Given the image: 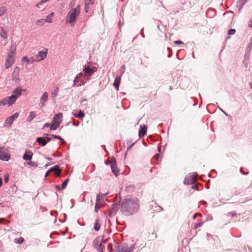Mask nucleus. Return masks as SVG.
<instances>
[{
    "mask_svg": "<svg viewBox=\"0 0 252 252\" xmlns=\"http://www.w3.org/2000/svg\"><path fill=\"white\" fill-rule=\"evenodd\" d=\"M203 223V222L201 221H200L198 222H197V223L195 225V226H194V228H195V229H196V228H197L198 227H201V226L202 225Z\"/></svg>",
    "mask_w": 252,
    "mask_h": 252,
    "instance_id": "79ce46f5",
    "label": "nucleus"
},
{
    "mask_svg": "<svg viewBox=\"0 0 252 252\" xmlns=\"http://www.w3.org/2000/svg\"><path fill=\"white\" fill-rule=\"evenodd\" d=\"M249 27L250 28H252V17L251 20L250 21V23L249 24Z\"/></svg>",
    "mask_w": 252,
    "mask_h": 252,
    "instance_id": "680f3d73",
    "label": "nucleus"
},
{
    "mask_svg": "<svg viewBox=\"0 0 252 252\" xmlns=\"http://www.w3.org/2000/svg\"><path fill=\"white\" fill-rule=\"evenodd\" d=\"M32 155L33 153L31 151H26L23 155V158L26 161L30 160L32 158Z\"/></svg>",
    "mask_w": 252,
    "mask_h": 252,
    "instance_id": "a211bd4d",
    "label": "nucleus"
},
{
    "mask_svg": "<svg viewBox=\"0 0 252 252\" xmlns=\"http://www.w3.org/2000/svg\"><path fill=\"white\" fill-rule=\"evenodd\" d=\"M10 156L7 154V149L0 148V160L7 161L9 159Z\"/></svg>",
    "mask_w": 252,
    "mask_h": 252,
    "instance_id": "423d86ee",
    "label": "nucleus"
},
{
    "mask_svg": "<svg viewBox=\"0 0 252 252\" xmlns=\"http://www.w3.org/2000/svg\"><path fill=\"white\" fill-rule=\"evenodd\" d=\"M49 0H42L41 1H40L39 2L37 3L36 4V6L39 7V6L40 5H41L45 2H46L47 1H48Z\"/></svg>",
    "mask_w": 252,
    "mask_h": 252,
    "instance_id": "c03bdc74",
    "label": "nucleus"
},
{
    "mask_svg": "<svg viewBox=\"0 0 252 252\" xmlns=\"http://www.w3.org/2000/svg\"><path fill=\"white\" fill-rule=\"evenodd\" d=\"M140 208L139 201L136 197L126 198L121 204L120 210L123 215L129 216L136 214Z\"/></svg>",
    "mask_w": 252,
    "mask_h": 252,
    "instance_id": "f257e3e1",
    "label": "nucleus"
},
{
    "mask_svg": "<svg viewBox=\"0 0 252 252\" xmlns=\"http://www.w3.org/2000/svg\"><path fill=\"white\" fill-rule=\"evenodd\" d=\"M29 59L26 56H24L22 59V62H27L28 63Z\"/></svg>",
    "mask_w": 252,
    "mask_h": 252,
    "instance_id": "09e8293b",
    "label": "nucleus"
},
{
    "mask_svg": "<svg viewBox=\"0 0 252 252\" xmlns=\"http://www.w3.org/2000/svg\"><path fill=\"white\" fill-rule=\"evenodd\" d=\"M73 125L75 126H78L79 125V122L78 121H74L73 123Z\"/></svg>",
    "mask_w": 252,
    "mask_h": 252,
    "instance_id": "4d7b16f0",
    "label": "nucleus"
},
{
    "mask_svg": "<svg viewBox=\"0 0 252 252\" xmlns=\"http://www.w3.org/2000/svg\"><path fill=\"white\" fill-rule=\"evenodd\" d=\"M47 55V49H44V51H40L38 54L35 56L36 58V62H40L41 61L43 60L46 57Z\"/></svg>",
    "mask_w": 252,
    "mask_h": 252,
    "instance_id": "1a4fd4ad",
    "label": "nucleus"
},
{
    "mask_svg": "<svg viewBox=\"0 0 252 252\" xmlns=\"http://www.w3.org/2000/svg\"><path fill=\"white\" fill-rule=\"evenodd\" d=\"M8 179H9L8 176H7V177H4V181L5 182H8Z\"/></svg>",
    "mask_w": 252,
    "mask_h": 252,
    "instance_id": "69168bd1",
    "label": "nucleus"
},
{
    "mask_svg": "<svg viewBox=\"0 0 252 252\" xmlns=\"http://www.w3.org/2000/svg\"><path fill=\"white\" fill-rule=\"evenodd\" d=\"M121 78L120 77H117L115 78L114 80V82L113 83V86L116 90H119V87L120 84Z\"/></svg>",
    "mask_w": 252,
    "mask_h": 252,
    "instance_id": "4be33fe9",
    "label": "nucleus"
},
{
    "mask_svg": "<svg viewBox=\"0 0 252 252\" xmlns=\"http://www.w3.org/2000/svg\"><path fill=\"white\" fill-rule=\"evenodd\" d=\"M110 166L111 170L113 172V173L115 175L117 176L119 174V169H118L117 163H116V160L114 158H112L111 159L110 162Z\"/></svg>",
    "mask_w": 252,
    "mask_h": 252,
    "instance_id": "0eeeda50",
    "label": "nucleus"
},
{
    "mask_svg": "<svg viewBox=\"0 0 252 252\" xmlns=\"http://www.w3.org/2000/svg\"><path fill=\"white\" fill-rule=\"evenodd\" d=\"M0 35L3 39H6L7 37V32L3 27H0Z\"/></svg>",
    "mask_w": 252,
    "mask_h": 252,
    "instance_id": "5701e85b",
    "label": "nucleus"
},
{
    "mask_svg": "<svg viewBox=\"0 0 252 252\" xmlns=\"http://www.w3.org/2000/svg\"><path fill=\"white\" fill-rule=\"evenodd\" d=\"M55 187H56V189L57 190H61V189H62V188H61V187H60V186H59V185H56Z\"/></svg>",
    "mask_w": 252,
    "mask_h": 252,
    "instance_id": "bf43d9fd",
    "label": "nucleus"
},
{
    "mask_svg": "<svg viewBox=\"0 0 252 252\" xmlns=\"http://www.w3.org/2000/svg\"><path fill=\"white\" fill-rule=\"evenodd\" d=\"M78 82V79H76V77H75L74 80H73V83L76 84Z\"/></svg>",
    "mask_w": 252,
    "mask_h": 252,
    "instance_id": "338daca9",
    "label": "nucleus"
},
{
    "mask_svg": "<svg viewBox=\"0 0 252 252\" xmlns=\"http://www.w3.org/2000/svg\"><path fill=\"white\" fill-rule=\"evenodd\" d=\"M51 136L54 138H56L59 140H60L62 141V143L63 144H64L65 143V141L62 138V137L59 135L52 134Z\"/></svg>",
    "mask_w": 252,
    "mask_h": 252,
    "instance_id": "473e14b6",
    "label": "nucleus"
},
{
    "mask_svg": "<svg viewBox=\"0 0 252 252\" xmlns=\"http://www.w3.org/2000/svg\"><path fill=\"white\" fill-rule=\"evenodd\" d=\"M36 57H32L29 59L28 63H32L34 62H36Z\"/></svg>",
    "mask_w": 252,
    "mask_h": 252,
    "instance_id": "e433bc0d",
    "label": "nucleus"
},
{
    "mask_svg": "<svg viewBox=\"0 0 252 252\" xmlns=\"http://www.w3.org/2000/svg\"><path fill=\"white\" fill-rule=\"evenodd\" d=\"M118 250L119 252H128V246L124 243L118 247Z\"/></svg>",
    "mask_w": 252,
    "mask_h": 252,
    "instance_id": "f3484780",
    "label": "nucleus"
},
{
    "mask_svg": "<svg viewBox=\"0 0 252 252\" xmlns=\"http://www.w3.org/2000/svg\"><path fill=\"white\" fill-rule=\"evenodd\" d=\"M68 181H69V179H67L63 183V184L62 185V189H64L66 188Z\"/></svg>",
    "mask_w": 252,
    "mask_h": 252,
    "instance_id": "4c0bfd02",
    "label": "nucleus"
},
{
    "mask_svg": "<svg viewBox=\"0 0 252 252\" xmlns=\"http://www.w3.org/2000/svg\"><path fill=\"white\" fill-rule=\"evenodd\" d=\"M72 115L74 117H75L76 118H83L85 116V114L82 111H81V110L78 111L76 110H73V111L72 112Z\"/></svg>",
    "mask_w": 252,
    "mask_h": 252,
    "instance_id": "2eb2a0df",
    "label": "nucleus"
},
{
    "mask_svg": "<svg viewBox=\"0 0 252 252\" xmlns=\"http://www.w3.org/2000/svg\"><path fill=\"white\" fill-rule=\"evenodd\" d=\"M18 69V67H16L15 69ZM11 77L12 80H14L16 82L19 80L18 73L15 72V70H14V71L12 74Z\"/></svg>",
    "mask_w": 252,
    "mask_h": 252,
    "instance_id": "c85d7f7f",
    "label": "nucleus"
},
{
    "mask_svg": "<svg viewBox=\"0 0 252 252\" xmlns=\"http://www.w3.org/2000/svg\"><path fill=\"white\" fill-rule=\"evenodd\" d=\"M24 241V239L20 237L18 238H15L14 239V242L16 244H21Z\"/></svg>",
    "mask_w": 252,
    "mask_h": 252,
    "instance_id": "2f4dec72",
    "label": "nucleus"
},
{
    "mask_svg": "<svg viewBox=\"0 0 252 252\" xmlns=\"http://www.w3.org/2000/svg\"><path fill=\"white\" fill-rule=\"evenodd\" d=\"M83 71L85 73L84 75L87 76L88 77L92 76L94 72V71L91 67L86 65L84 66V68H83Z\"/></svg>",
    "mask_w": 252,
    "mask_h": 252,
    "instance_id": "9b49d317",
    "label": "nucleus"
},
{
    "mask_svg": "<svg viewBox=\"0 0 252 252\" xmlns=\"http://www.w3.org/2000/svg\"><path fill=\"white\" fill-rule=\"evenodd\" d=\"M197 174L196 173H190L188 175H187L184 181V183L185 185H191L195 183L197 177Z\"/></svg>",
    "mask_w": 252,
    "mask_h": 252,
    "instance_id": "7ed1b4c3",
    "label": "nucleus"
},
{
    "mask_svg": "<svg viewBox=\"0 0 252 252\" xmlns=\"http://www.w3.org/2000/svg\"><path fill=\"white\" fill-rule=\"evenodd\" d=\"M78 82H80V83L78 85H77V86H82V85H84L85 84V81L83 79H78Z\"/></svg>",
    "mask_w": 252,
    "mask_h": 252,
    "instance_id": "ea45409f",
    "label": "nucleus"
},
{
    "mask_svg": "<svg viewBox=\"0 0 252 252\" xmlns=\"http://www.w3.org/2000/svg\"><path fill=\"white\" fill-rule=\"evenodd\" d=\"M16 45L14 43L12 44L11 47H10V51H12V52H15V51H16Z\"/></svg>",
    "mask_w": 252,
    "mask_h": 252,
    "instance_id": "37998d69",
    "label": "nucleus"
},
{
    "mask_svg": "<svg viewBox=\"0 0 252 252\" xmlns=\"http://www.w3.org/2000/svg\"><path fill=\"white\" fill-rule=\"evenodd\" d=\"M36 141L39 145H40L42 146H45L47 143V142L44 139V138L41 137H37Z\"/></svg>",
    "mask_w": 252,
    "mask_h": 252,
    "instance_id": "aec40b11",
    "label": "nucleus"
},
{
    "mask_svg": "<svg viewBox=\"0 0 252 252\" xmlns=\"http://www.w3.org/2000/svg\"><path fill=\"white\" fill-rule=\"evenodd\" d=\"M236 214H237V213L235 212H230L228 213L227 216H231L232 217H234V216H236Z\"/></svg>",
    "mask_w": 252,
    "mask_h": 252,
    "instance_id": "de8ad7c7",
    "label": "nucleus"
},
{
    "mask_svg": "<svg viewBox=\"0 0 252 252\" xmlns=\"http://www.w3.org/2000/svg\"><path fill=\"white\" fill-rule=\"evenodd\" d=\"M50 126H51V124H49V123H46L44 126V127H50Z\"/></svg>",
    "mask_w": 252,
    "mask_h": 252,
    "instance_id": "052dcab7",
    "label": "nucleus"
},
{
    "mask_svg": "<svg viewBox=\"0 0 252 252\" xmlns=\"http://www.w3.org/2000/svg\"><path fill=\"white\" fill-rule=\"evenodd\" d=\"M99 206H98V203L96 202L95 203V206H94V211L95 212H97L98 210H99Z\"/></svg>",
    "mask_w": 252,
    "mask_h": 252,
    "instance_id": "49530a36",
    "label": "nucleus"
},
{
    "mask_svg": "<svg viewBox=\"0 0 252 252\" xmlns=\"http://www.w3.org/2000/svg\"><path fill=\"white\" fill-rule=\"evenodd\" d=\"M25 90L22 89L21 87H18L12 91V95L16 97L17 99L22 94V91H24Z\"/></svg>",
    "mask_w": 252,
    "mask_h": 252,
    "instance_id": "4468645a",
    "label": "nucleus"
},
{
    "mask_svg": "<svg viewBox=\"0 0 252 252\" xmlns=\"http://www.w3.org/2000/svg\"><path fill=\"white\" fill-rule=\"evenodd\" d=\"M90 4H91V2H90L89 1V0H86L85 1V11L86 12H88V9L89 8V7H90Z\"/></svg>",
    "mask_w": 252,
    "mask_h": 252,
    "instance_id": "72a5a7b5",
    "label": "nucleus"
},
{
    "mask_svg": "<svg viewBox=\"0 0 252 252\" xmlns=\"http://www.w3.org/2000/svg\"><path fill=\"white\" fill-rule=\"evenodd\" d=\"M48 98V93L46 92H44L40 99L39 105L40 107H43L45 105V102L47 101Z\"/></svg>",
    "mask_w": 252,
    "mask_h": 252,
    "instance_id": "9d476101",
    "label": "nucleus"
},
{
    "mask_svg": "<svg viewBox=\"0 0 252 252\" xmlns=\"http://www.w3.org/2000/svg\"><path fill=\"white\" fill-rule=\"evenodd\" d=\"M252 48V46L247 45L245 50V53L244 55V59L245 60H249Z\"/></svg>",
    "mask_w": 252,
    "mask_h": 252,
    "instance_id": "6ab92c4d",
    "label": "nucleus"
},
{
    "mask_svg": "<svg viewBox=\"0 0 252 252\" xmlns=\"http://www.w3.org/2000/svg\"><path fill=\"white\" fill-rule=\"evenodd\" d=\"M83 74L82 73H79L76 76V79H81L82 77H83Z\"/></svg>",
    "mask_w": 252,
    "mask_h": 252,
    "instance_id": "8fccbe9b",
    "label": "nucleus"
},
{
    "mask_svg": "<svg viewBox=\"0 0 252 252\" xmlns=\"http://www.w3.org/2000/svg\"><path fill=\"white\" fill-rule=\"evenodd\" d=\"M5 105H7L8 107L10 106L7 97H4L0 100V106Z\"/></svg>",
    "mask_w": 252,
    "mask_h": 252,
    "instance_id": "cd10ccee",
    "label": "nucleus"
},
{
    "mask_svg": "<svg viewBox=\"0 0 252 252\" xmlns=\"http://www.w3.org/2000/svg\"><path fill=\"white\" fill-rule=\"evenodd\" d=\"M135 244H132L130 247H128V252H133Z\"/></svg>",
    "mask_w": 252,
    "mask_h": 252,
    "instance_id": "a18cd8bd",
    "label": "nucleus"
},
{
    "mask_svg": "<svg viewBox=\"0 0 252 252\" xmlns=\"http://www.w3.org/2000/svg\"><path fill=\"white\" fill-rule=\"evenodd\" d=\"M63 114L62 113H59L54 116L52 121L53 123L60 125L63 121Z\"/></svg>",
    "mask_w": 252,
    "mask_h": 252,
    "instance_id": "f8f14e48",
    "label": "nucleus"
},
{
    "mask_svg": "<svg viewBox=\"0 0 252 252\" xmlns=\"http://www.w3.org/2000/svg\"><path fill=\"white\" fill-rule=\"evenodd\" d=\"M236 32V30L234 29H231L228 30V35H232L234 34Z\"/></svg>",
    "mask_w": 252,
    "mask_h": 252,
    "instance_id": "a19ab883",
    "label": "nucleus"
},
{
    "mask_svg": "<svg viewBox=\"0 0 252 252\" xmlns=\"http://www.w3.org/2000/svg\"><path fill=\"white\" fill-rule=\"evenodd\" d=\"M54 15V13L53 12L50 13L49 14H48L47 16L46 19L44 20V21L48 22V23H51L52 22V19Z\"/></svg>",
    "mask_w": 252,
    "mask_h": 252,
    "instance_id": "c756f323",
    "label": "nucleus"
},
{
    "mask_svg": "<svg viewBox=\"0 0 252 252\" xmlns=\"http://www.w3.org/2000/svg\"><path fill=\"white\" fill-rule=\"evenodd\" d=\"M159 157V154H156L155 156V157L156 159H158V157Z\"/></svg>",
    "mask_w": 252,
    "mask_h": 252,
    "instance_id": "774afa93",
    "label": "nucleus"
},
{
    "mask_svg": "<svg viewBox=\"0 0 252 252\" xmlns=\"http://www.w3.org/2000/svg\"><path fill=\"white\" fill-rule=\"evenodd\" d=\"M14 57H11L10 55H7V59L5 63V67L6 69L10 67L14 63Z\"/></svg>",
    "mask_w": 252,
    "mask_h": 252,
    "instance_id": "ddd939ff",
    "label": "nucleus"
},
{
    "mask_svg": "<svg viewBox=\"0 0 252 252\" xmlns=\"http://www.w3.org/2000/svg\"><path fill=\"white\" fill-rule=\"evenodd\" d=\"M108 194V193L105 194L99 193L97 195L96 198V202L98 203L103 199V198Z\"/></svg>",
    "mask_w": 252,
    "mask_h": 252,
    "instance_id": "393cba45",
    "label": "nucleus"
},
{
    "mask_svg": "<svg viewBox=\"0 0 252 252\" xmlns=\"http://www.w3.org/2000/svg\"><path fill=\"white\" fill-rule=\"evenodd\" d=\"M135 142H134L133 143H132L131 145H130L128 148H127V150H129L134 144H135Z\"/></svg>",
    "mask_w": 252,
    "mask_h": 252,
    "instance_id": "e2e57ef3",
    "label": "nucleus"
},
{
    "mask_svg": "<svg viewBox=\"0 0 252 252\" xmlns=\"http://www.w3.org/2000/svg\"><path fill=\"white\" fill-rule=\"evenodd\" d=\"M140 128L139 130L138 135L139 137H142L145 135L147 131V127L144 125H140Z\"/></svg>",
    "mask_w": 252,
    "mask_h": 252,
    "instance_id": "dca6fc26",
    "label": "nucleus"
},
{
    "mask_svg": "<svg viewBox=\"0 0 252 252\" xmlns=\"http://www.w3.org/2000/svg\"><path fill=\"white\" fill-rule=\"evenodd\" d=\"M100 225L99 223H98L97 221L95 222V224H94V229L97 231L99 230L100 229Z\"/></svg>",
    "mask_w": 252,
    "mask_h": 252,
    "instance_id": "c9c22d12",
    "label": "nucleus"
},
{
    "mask_svg": "<svg viewBox=\"0 0 252 252\" xmlns=\"http://www.w3.org/2000/svg\"><path fill=\"white\" fill-rule=\"evenodd\" d=\"M120 208V205L117 203H114L112 205V208L109 211V216L110 217H113L118 212Z\"/></svg>",
    "mask_w": 252,
    "mask_h": 252,
    "instance_id": "6e6552de",
    "label": "nucleus"
},
{
    "mask_svg": "<svg viewBox=\"0 0 252 252\" xmlns=\"http://www.w3.org/2000/svg\"><path fill=\"white\" fill-rule=\"evenodd\" d=\"M6 11V8L4 6L0 7V16L3 15Z\"/></svg>",
    "mask_w": 252,
    "mask_h": 252,
    "instance_id": "f704fd0d",
    "label": "nucleus"
},
{
    "mask_svg": "<svg viewBox=\"0 0 252 252\" xmlns=\"http://www.w3.org/2000/svg\"><path fill=\"white\" fill-rule=\"evenodd\" d=\"M19 113L16 112L14 113L13 115L8 117L3 125L4 127H10L11 126L12 124H13L14 120L17 119L19 117Z\"/></svg>",
    "mask_w": 252,
    "mask_h": 252,
    "instance_id": "20e7f679",
    "label": "nucleus"
},
{
    "mask_svg": "<svg viewBox=\"0 0 252 252\" xmlns=\"http://www.w3.org/2000/svg\"><path fill=\"white\" fill-rule=\"evenodd\" d=\"M59 92V89L58 87H56L54 90L52 91L51 93V97L54 99V100H55V98L58 95V93Z\"/></svg>",
    "mask_w": 252,
    "mask_h": 252,
    "instance_id": "b1692460",
    "label": "nucleus"
},
{
    "mask_svg": "<svg viewBox=\"0 0 252 252\" xmlns=\"http://www.w3.org/2000/svg\"><path fill=\"white\" fill-rule=\"evenodd\" d=\"M14 54H15V52L10 51L9 53L7 55H10L11 56V57H14Z\"/></svg>",
    "mask_w": 252,
    "mask_h": 252,
    "instance_id": "6e6d98bb",
    "label": "nucleus"
},
{
    "mask_svg": "<svg viewBox=\"0 0 252 252\" xmlns=\"http://www.w3.org/2000/svg\"><path fill=\"white\" fill-rule=\"evenodd\" d=\"M80 13V6H77L76 8L71 9L68 13L66 21V22L72 23L74 22L76 19L77 16Z\"/></svg>",
    "mask_w": 252,
    "mask_h": 252,
    "instance_id": "f03ea898",
    "label": "nucleus"
},
{
    "mask_svg": "<svg viewBox=\"0 0 252 252\" xmlns=\"http://www.w3.org/2000/svg\"><path fill=\"white\" fill-rule=\"evenodd\" d=\"M28 164L31 166H33V167H36L37 166V162H34V161H30L28 162Z\"/></svg>",
    "mask_w": 252,
    "mask_h": 252,
    "instance_id": "58836bf2",
    "label": "nucleus"
},
{
    "mask_svg": "<svg viewBox=\"0 0 252 252\" xmlns=\"http://www.w3.org/2000/svg\"><path fill=\"white\" fill-rule=\"evenodd\" d=\"M49 172H54L56 173H58V174L57 175V176H59L60 175V170L59 169V167L58 165H55L52 168H51L49 169Z\"/></svg>",
    "mask_w": 252,
    "mask_h": 252,
    "instance_id": "412c9836",
    "label": "nucleus"
},
{
    "mask_svg": "<svg viewBox=\"0 0 252 252\" xmlns=\"http://www.w3.org/2000/svg\"><path fill=\"white\" fill-rule=\"evenodd\" d=\"M248 45L252 46V36L251 37L250 40V42L248 44Z\"/></svg>",
    "mask_w": 252,
    "mask_h": 252,
    "instance_id": "13d9d810",
    "label": "nucleus"
},
{
    "mask_svg": "<svg viewBox=\"0 0 252 252\" xmlns=\"http://www.w3.org/2000/svg\"><path fill=\"white\" fill-rule=\"evenodd\" d=\"M7 98L8 99L9 106H11L13 104H14L16 102V101L17 100V99L16 98V97H15L14 95H12V94L11 96H8Z\"/></svg>",
    "mask_w": 252,
    "mask_h": 252,
    "instance_id": "bb28decb",
    "label": "nucleus"
},
{
    "mask_svg": "<svg viewBox=\"0 0 252 252\" xmlns=\"http://www.w3.org/2000/svg\"><path fill=\"white\" fill-rule=\"evenodd\" d=\"M174 43L176 44H183V42L181 40H176L174 41Z\"/></svg>",
    "mask_w": 252,
    "mask_h": 252,
    "instance_id": "5fc2aeb1",
    "label": "nucleus"
},
{
    "mask_svg": "<svg viewBox=\"0 0 252 252\" xmlns=\"http://www.w3.org/2000/svg\"><path fill=\"white\" fill-rule=\"evenodd\" d=\"M141 35L142 36V37H143V38L145 37V35H144V34L143 33V29H142V31H141Z\"/></svg>",
    "mask_w": 252,
    "mask_h": 252,
    "instance_id": "0e129e2a",
    "label": "nucleus"
},
{
    "mask_svg": "<svg viewBox=\"0 0 252 252\" xmlns=\"http://www.w3.org/2000/svg\"><path fill=\"white\" fill-rule=\"evenodd\" d=\"M60 124H58L57 123H53V121L52 122V124L50 126V130H54L58 128V127L59 126Z\"/></svg>",
    "mask_w": 252,
    "mask_h": 252,
    "instance_id": "7c9ffc66",
    "label": "nucleus"
},
{
    "mask_svg": "<svg viewBox=\"0 0 252 252\" xmlns=\"http://www.w3.org/2000/svg\"><path fill=\"white\" fill-rule=\"evenodd\" d=\"M191 188H192V189H195L197 190H199V189H198V186H197V185H196V184H194V185H192V187H191Z\"/></svg>",
    "mask_w": 252,
    "mask_h": 252,
    "instance_id": "603ef678",
    "label": "nucleus"
},
{
    "mask_svg": "<svg viewBox=\"0 0 252 252\" xmlns=\"http://www.w3.org/2000/svg\"><path fill=\"white\" fill-rule=\"evenodd\" d=\"M36 116V114L34 112L32 111L30 113L29 116L27 118V121L28 122H31L35 117Z\"/></svg>",
    "mask_w": 252,
    "mask_h": 252,
    "instance_id": "a878e982",
    "label": "nucleus"
},
{
    "mask_svg": "<svg viewBox=\"0 0 252 252\" xmlns=\"http://www.w3.org/2000/svg\"><path fill=\"white\" fill-rule=\"evenodd\" d=\"M248 61H249V60H245V59H244V62H243V63H244V66H245V67L246 68H247L248 67Z\"/></svg>",
    "mask_w": 252,
    "mask_h": 252,
    "instance_id": "3c124183",
    "label": "nucleus"
},
{
    "mask_svg": "<svg viewBox=\"0 0 252 252\" xmlns=\"http://www.w3.org/2000/svg\"><path fill=\"white\" fill-rule=\"evenodd\" d=\"M44 22H45L44 19H40L37 20V23H41L42 25L44 24Z\"/></svg>",
    "mask_w": 252,
    "mask_h": 252,
    "instance_id": "864d4df0",
    "label": "nucleus"
},
{
    "mask_svg": "<svg viewBox=\"0 0 252 252\" xmlns=\"http://www.w3.org/2000/svg\"><path fill=\"white\" fill-rule=\"evenodd\" d=\"M93 245L94 247L97 250L98 252H102L104 247L100 242V238L97 237L94 239L93 242Z\"/></svg>",
    "mask_w": 252,
    "mask_h": 252,
    "instance_id": "39448f33",
    "label": "nucleus"
}]
</instances>
